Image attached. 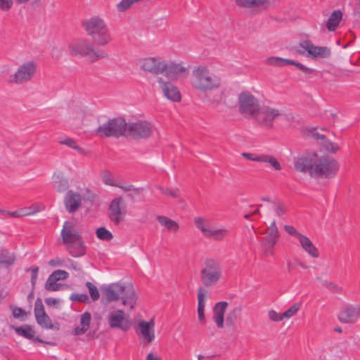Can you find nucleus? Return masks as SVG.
I'll use <instances>...</instances> for the list:
<instances>
[{"mask_svg": "<svg viewBox=\"0 0 360 360\" xmlns=\"http://www.w3.org/2000/svg\"><path fill=\"white\" fill-rule=\"evenodd\" d=\"M293 164L296 171L308 173L312 178L331 179L339 169V165L334 158L319 155L315 152H307L295 158Z\"/></svg>", "mask_w": 360, "mask_h": 360, "instance_id": "obj_1", "label": "nucleus"}, {"mask_svg": "<svg viewBox=\"0 0 360 360\" xmlns=\"http://www.w3.org/2000/svg\"><path fill=\"white\" fill-rule=\"evenodd\" d=\"M63 244L73 257L86 255V246L82 238L79 226L74 221H65L60 232Z\"/></svg>", "mask_w": 360, "mask_h": 360, "instance_id": "obj_2", "label": "nucleus"}, {"mask_svg": "<svg viewBox=\"0 0 360 360\" xmlns=\"http://www.w3.org/2000/svg\"><path fill=\"white\" fill-rule=\"evenodd\" d=\"M103 298L108 302L122 300L123 305L129 304L132 309L136 303L137 295L131 283H113L101 288Z\"/></svg>", "mask_w": 360, "mask_h": 360, "instance_id": "obj_3", "label": "nucleus"}, {"mask_svg": "<svg viewBox=\"0 0 360 360\" xmlns=\"http://www.w3.org/2000/svg\"><path fill=\"white\" fill-rule=\"evenodd\" d=\"M221 83V79L206 66H198L192 71L191 85L198 91L205 92L217 89Z\"/></svg>", "mask_w": 360, "mask_h": 360, "instance_id": "obj_4", "label": "nucleus"}, {"mask_svg": "<svg viewBox=\"0 0 360 360\" xmlns=\"http://www.w3.org/2000/svg\"><path fill=\"white\" fill-rule=\"evenodd\" d=\"M68 51L71 55L85 57L90 62H95L108 56L103 50L96 49L92 43L86 39L73 40L68 46Z\"/></svg>", "mask_w": 360, "mask_h": 360, "instance_id": "obj_5", "label": "nucleus"}, {"mask_svg": "<svg viewBox=\"0 0 360 360\" xmlns=\"http://www.w3.org/2000/svg\"><path fill=\"white\" fill-rule=\"evenodd\" d=\"M87 34L99 46H105L112 39L109 30L104 20L99 17H93L84 22Z\"/></svg>", "mask_w": 360, "mask_h": 360, "instance_id": "obj_6", "label": "nucleus"}, {"mask_svg": "<svg viewBox=\"0 0 360 360\" xmlns=\"http://www.w3.org/2000/svg\"><path fill=\"white\" fill-rule=\"evenodd\" d=\"M200 281L204 287H212L222 278V269L219 261L207 259L203 262L200 272Z\"/></svg>", "mask_w": 360, "mask_h": 360, "instance_id": "obj_7", "label": "nucleus"}, {"mask_svg": "<svg viewBox=\"0 0 360 360\" xmlns=\"http://www.w3.org/2000/svg\"><path fill=\"white\" fill-rule=\"evenodd\" d=\"M260 108L259 101L250 91H244L238 95L239 112L245 118L255 120Z\"/></svg>", "mask_w": 360, "mask_h": 360, "instance_id": "obj_8", "label": "nucleus"}, {"mask_svg": "<svg viewBox=\"0 0 360 360\" xmlns=\"http://www.w3.org/2000/svg\"><path fill=\"white\" fill-rule=\"evenodd\" d=\"M127 124L122 117L114 118L99 126L96 133L101 137L127 136Z\"/></svg>", "mask_w": 360, "mask_h": 360, "instance_id": "obj_9", "label": "nucleus"}, {"mask_svg": "<svg viewBox=\"0 0 360 360\" xmlns=\"http://www.w3.org/2000/svg\"><path fill=\"white\" fill-rule=\"evenodd\" d=\"M37 65L35 62L29 60L20 65L16 71L10 75L8 82L13 84H24L30 82L35 76Z\"/></svg>", "mask_w": 360, "mask_h": 360, "instance_id": "obj_10", "label": "nucleus"}, {"mask_svg": "<svg viewBox=\"0 0 360 360\" xmlns=\"http://www.w3.org/2000/svg\"><path fill=\"white\" fill-rule=\"evenodd\" d=\"M297 51L300 55L306 56L313 60L326 58L331 54L329 48L316 46L309 40H305L300 43Z\"/></svg>", "mask_w": 360, "mask_h": 360, "instance_id": "obj_11", "label": "nucleus"}, {"mask_svg": "<svg viewBox=\"0 0 360 360\" xmlns=\"http://www.w3.org/2000/svg\"><path fill=\"white\" fill-rule=\"evenodd\" d=\"M194 222L196 227L201 231L202 234L207 238H211L216 240H221L226 237L229 231L225 228L211 227L208 220L202 217H195Z\"/></svg>", "mask_w": 360, "mask_h": 360, "instance_id": "obj_12", "label": "nucleus"}, {"mask_svg": "<svg viewBox=\"0 0 360 360\" xmlns=\"http://www.w3.org/2000/svg\"><path fill=\"white\" fill-rule=\"evenodd\" d=\"M151 123L146 120H139L127 124V136L135 139H147L153 133Z\"/></svg>", "mask_w": 360, "mask_h": 360, "instance_id": "obj_13", "label": "nucleus"}, {"mask_svg": "<svg viewBox=\"0 0 360 360\" xmlns=\"http://www.w3.org/2000/svg\"><path fill=\"white\" fill-rule=\"evenodd\" d=\"M281 116V112L278 108L269 105H262L255 120L262 127L271 128L273 127L274 122Z\"/></svg>", "mask_w": 360, "mask_h": 360, "instance_id": "obj_14", "label": "nucleus"}, {"mask_svg": "<svg viewBox=\"0 0 360 360\" xmlns=\"http://www.w3.org/2000/svg\"><path fill=\"white\" fill-rule=\"evenodd\" d=\"M127 207L125 200L121 198H114L108 208V217L110 220L115 224L124 221L127 214Z\"/></svg>", "mask_w": 360, "mask_h": 360, "instance_id": "obj_15", "label": "nucleus"}, {"mask_svg": "<svg viewBox=\"0 0 360 360\" xmlns=\"http://www.w3.org/2000/svg\"><path fill=\"white\" fill-rule=\"evenodd\" d=\"M108 322L111 328H119L123 331L128 330L131 326L129 316L122 309L110 311L108 316Z\"/></svg>", "mask_w": 360, "mask_h": 360, "instance_id": "obj_16", "label": "nucleus"}, {"mask_svg": "<svg viewBox=\"0 0 360 360\" xmlns=\"http://www.w3.org/2000/svg\"><path fill=\"white\" fill-rule=\"evenodd\" d=\"M34 316L37 323L45 329H53L54 326L49 316L46 314L41 298H37L34 303Z\"/></svg>", "mask_w": 360, "mask_h": 360, "instance_id": "obj_17", "label": "nucleus"}, {"mask_svg": "<svg viewBox=\"0 0 360 360\" xmlns=\"http://www.w3.org/2000/svg\"><path fill=\"white\" fill-rule=\"evenodd\" d=\"M137 333L142 337L144 345H148L152 343L155 338L154 320L140 321L138 323Z\"/></svg>", "mask_w": 360, "mask_h": 360, "instance_id": "obj_18", "label": "nucleus"}, {"mask_svg": "<svg viewBox=\"0 0 360 360\" xmlns=\"http://www.w3.org/2000/svg\"><path fill=\"white\" fill-rule=\"evenodd\" d=\"M338 320L342 323H354L360 318V304L347 305L341 309L338 314Z\"/></svg>", "mask_w": 360, "mask_h": 360, "instance_id": "obj_19", "label": "nucleus"}, {"mask_svg": "<svg viewBox=\"0 0 360 360\" xmlns=\"http://www.w3.org/2000/svg\"><path fill=\"white\" fill-rule=\"evenodd\" d=\"M140 68L146 72L158 75L164 72L165 62L159 58H146L140 62Z\"/></svg>", "mask_w": 360, "mask_h": 360, "instance_id": "obj_20", "label": "nucleus"}, {"mask_svg": "<svg viewBox=\"0 0 360 360\" xmlns=\"http://www.w3.org/2000/svg\"><path fill=\"white\" fill-rule=\"evenodd\" d=\"M63 202L67 212L74 213L81 207L82 197L79 193L70 190L66 193Z\"/></svg>", "mask_w": 360, "mask_h": 360, "instance_id": "obj_21", "label": "nucleus"}, {"mask_svg": "<svg viewBox=\"0 0 360 360\" xmlns=\"http://www.w3.org/2000/svg\"><path fill=\"white\" fill-rule=\"evenodd\" d=\"M158 82L165 96L172 101L177 102L181 100V94L176 86L172 83L165 81L162 77L158 78Z\"/></svg>", "mask_w": 360, "mask_h": 360, "instance_id": "obj_22", "label": "nucleus"}, {"mask_svg": "<svg viewBox=\"0 0 360 360\" xmlns=\"http://www.w3.org/2000/svg\"><path fill=\"white\" fill-rule=\"evenodd\" d=\"M236 4L252 13H258L267 8L270 1L269 0H236Z\"/></svg>", "mask_w": 360, "mask_h": 360, "instance_id": "obj_23", "label": "nucleus"}, {"mask_svg": "<svg viewBox=\"0 0 360 360\" xmlns=\"http://www.w3.org/2000/svg\"><path fill=\"white\" fill-rule=\"evenodd\" d=\"M229 304L227 302L221 301L216 303L213 307V321L219 328L224 326V314Z\"/></svg>", "mask_w": 360, "mask_h": 360, "instance_id": "obj_24", "label": "nucleus"}, {"mask_svg": "<svg viewBox=\"0 0 360 360\" xmlns=\"http://www.w3.org/2000/svg\"><path fill=\"white\" fill-rule=\"evenodd\" d=\"M164 72L167 77L170 79H176L179 76L187 75L188 70L181 64L174 63L167 64L165 63Z\"/></svg>", "mask_w": 360, "mask_h": 360, "instance_id": "obj_25", "label": "nucleus"}, {"mask_svg": "<svg viewBox=\"0 0 360 360\" xmlns=\"http://www.w3.org/2000/svg\"><path fill=\"white\" fill-rule=\"evenodd\" d=\"M297 240L303 250L311 257L318 258L319 257V251L318 248L307 236L302 234Z\"/></svg>", "mask_w": 360, "mask_h": 360, "instance_id": "obj_26", "label": "nucleus"}, {"mask_svg": "<svg viewBox=\"0 0 360 360\" xmlns=\"http://www.w3.org/2000/svg\"><path fill=\"white\" fill-rule=\"evenodd\" d=\"M207 292L203 287L198 289V317L201 324L205 323V309Z\"/></svg>", "mask_w": 360, "mask_h": 360, "instance_id": "obj_27", "label": "nucleus"}, {"mask_svg": "<svg viewBox=\"0 0 360 360\" xmlns=\"http://www.w3.org/2000/svg\"><path fill=\"white\" fill-rule=\"evenodd\" d=\"M343 13L340 10H335L326 22V29L330 32L335 31L342 19Z\"/></svg>", "mask_w": 360, "mask_h": 360, "instance_id": "obj_28", "label": "nucleus"}, {"mask_svg": "<svg viewBox=\"0 0 360 360\" xmlns=\"http://www.w3.org/2000/svg\"><path fill=\"white\" fill-rule=\"evenodd\" d=\"M242 311L243 308L240 305H235L231 307L225 319L226 326H233L241 316Z\"/></svg>", "mask_w": 360, "mask_h": 360, "instance_id": "obj_29", "label": "nucleus"}, {"mask_svg": "<svg viewBox=\"0 0 360 360\" xmlns=\"http://www.w3.org/2000/svg\"><path fill=\"white\" fill-rule=\"evenodd\" d=\"M53 179V186L58 192H63L66 191L69 187V183L68 179L64 175L60 173H55L52 177Z\"/></svg>", "mask_w": 360, "mask_h": 360, "instance_id": "obj_30", "label": "nucleus"}, {"mask_svg": "<svg viewBox=\"0 0 360 360\" xmlns=\"http://www.w3.org/2000/svg\"><path fill=\"white\" fill-rule=\"evenodd\" d=\"M91 316L90 313L85 312L81 315L80 324L74 329L75 335H82L86 333L90 326Z\"/></svg>", "mask_w": 360, "mask_h": 360, "instance_id": "obj_31", "label": "nucleus"}, {"mask_svg": "<svg viewBox=\"0 0 360 360\" xmlns=\"http://www.w3.org/2000/svg\"><path fill=\"white\" fill-rule=\"evenodd\" d=\"M157 220L166 230L171 232H176L179 229V224L167 217L159 215Z\"/></svg>", "mask_w": 360, "mask_h": 360, "instance_id": "obj_32", "label": "nucleus"}, {"mask_svg": "<svg viewBox=\"0 0 360 360\" xmlns=\"http://www.w3.org/2000/svg\"><path fill=\"white\" fill-rule=\"evenodd\" d=\"M101 177L103 183L106 185L119 187L125 191H131L132 189V186H122L115 183L112 174L108 170L102 171L101 173Z\"/></svg>", "mask_w": 360, "mask_h": 360, "instance_id": "obj_33", "label": "nucleus"}, {"mask_svg": "<svg viewBox=\"0 0 360 360\" xmlns=\"http://www.w3.org/2000/svg\"><path fill=\"white\" fill-rule=\"evenodd\" d=\"M278 238L266 237L261 243V247L266 256H272L274 253V247Z\"/></svg>", "mask_w": 360, "mask_h": 360, "instance_id": "obj_34", "label": "nucleus"}, {"mask_svg": "<svg viewBox=\"0 0 360 360\" xmlns=\"http://www.w3.org/2000/svg\"><path fill=\"white\" fill-rule=\"evenodd\" d=\"M12 328L15 330V332L27 339H32L34 338V331L30 326L25 325L23 326H12Z\"/></svg>", "mask_w": 360, "mask_h": 360, "instance_id": "obj_35", "label": "nucleus"}, {"mask_svg": "<svg viewBox=\"0 0 360 360\" xmlns=\"http://www.w3.org/2000/svg\"><path fill=\"white\" fill-rule=\"evenodd\" d=\"M259 162H267L276 170H280L281 166L278 160L273 156L266 154H260L258 155L257 161Z\"/></svg>", "mask_w": 360, "mask_h": 360, "instance_id": "obj_36", "label": "nucleus"}, {"mask_svg": "<svg viewBox=\"0 0 360 360\" xmlns=\"http://www.w3.org/2000/svg\"><path fill=\"white\" fill-rule=\"evenodd\" d=\"M59 143L60 144L65 145L70 148H72L73 150L77 151L81 155L86 154V150L84 148H82V147H80L77 143V142L71 138H65L63 140H60L59 141Z\"/></svg>", "mask_w": 360, "mask_h": 360, "instance_id": "obj_37", "label": "nucleus"}, {"mask_svg": "<svg viewBox=\"0 0 360 360\" xmlns=\"http://www.w3.org/2000/svg\"><path fill=\"white\" fill-rule=\"evenodd\" d=\"M15 257L14 255L6 250H2L0 254V264H3L6 266H11L14 264Z\"/></svg>", "mask_w": 360, "mask_h": 360, "instance_id": "obj_38", "label": "nucleus"}, {"mask_svg": "<svg viewBox=\"0 0 360 360\" xmlns=\"http://www.w3.org/2000/svg\"><path fill=\"white\" fill-rule=\"evenodd\" d=\"M270 208L274 210L278 217H282L287 211V206L281 201L270 202Z\"/></svg>", "mask_w": 360, "mask_h": 360, "instance_id": "obj_39", "label": "nucleus"}, {"mask_svg": "<svg viewBox=\"0 0 360 360\" xmlns=\"http://www.w3.org/2000/svg\"><path fill=\"white\" fill-rule=\"evenodd\" d=\"M288 59L276 57V56H271L266 59V64L269 65H272L275 67H283L288 65Z\"/></svg>", "mask_w": 360, "mask_h": 360, "instance_id": "obj_40", "label": "nucleus"}, {"mask_svg": "<svg viewBox=\"0 0 360 360\" xmlns=\"http://www.w3.org/2000/svg\"><path fill=\"white\" fill-rule=\"evenodd\" d=\"M301 304L296 302L293 304L289 309L282 313V316L285 319H289L294 316L300 309Z\"/></svg>", "mask_w": 360, "mask_h": 360, "instance_id": "obj_41", "label": "nucleus"}, {"mask_svg": "<svg viewBox=\"0 0 360 360\" xmlns=\"http://www.w3.org/2000/svg\"><path fill=\"white\" fill-rule=\"evenodd\" d=\"M53 277L50 275L48 279L46 281L44 288L48 291H58L60 290L62 285L60 283H58L56 281L54 280Z\"/></svg>", "mask_w": 360, "mask_h": 360, "instance_id": "obj_42", "label": "nucleus"}, {"mask_svg": "<svg viewBox=\"0 0 360 360\" xmlns=\"http://www.w3.org/2000/svg\"><path fill=\"white\" fill-rule=\"evenodd\" d=\"M96 233L98 238L102 240L108 241L112 238V234L105 227H100L97 229Z\"/></svg>", "mask_w": 360, "mask_h": 360, "instance_id": "obj_43", "label": "nucleus"}, {"mask_svg": "<svg viewBox=\"0 0 360 360\" xmlns=\"http://www.w3.org/2000/svg\"><path fill=\"white\" fill-rule=\"evenodd\" d=\"M85 285L89 290L90 297L93 301H96L99 299L100 294L98 288L91 282H86Z\"/></svg>", "mask_w": 360, "mask_h": 360, "instance_id": "obj_44", "label": "nucleus"}, {"mask_svg": "<svg viewBox=\"0 0 360 360\" xmlns=\"http://www.w3.org/2000/svg\"><path fill=\"white\" fill-rule=\"evenodd\" d=\"M322 146L327 152L331 153H335L340 149L336 143L332 142L327 139L323 141Z\"/></svg>", "mask_w": 360, "mask_h": 360, "instance_id": "obj_45", "label": "nucleus"}, {"mask_svg": "<svg viewBox=\"0 0 360 360\" xmlns=\"http://www.w3.org/2000/svg\"><path fill=\"white\" fill-rule=\"evenodd\" d=\"M288 65H292L295 66L296 68H297L300 70H301L304 74H311L314 72L313 69L308 68V67L304 65L303 64H302L297 61L293 60L288 59Z\"/></svg>", "mask_w": 360, "mask_h": 360, "instance_id": "obj_46", "label": "nucleus"}, {"mask_svg": "<svg viewBox=\"0 0 360 360\" xmlns=\"http://www.w3.org/2000/svg\"><path fill=\"white\" fill-rule=\"evenodd\" d=\"M288 65H292L295 66L296 68H297L300 70H301L304 74H311L314 72L313 69L308 68V67L304 65L303 64H302L297 61L293 60L288 59Z\"/></svg>", "mask_w": 360, "mask_h": 360, "instance_id": "obj_47", "label": "nucleus"}, {"mask_svg": "<svg viewBox=\"0 0 360 360\" xmlns=\"http://www.w3.org/2000/svg\"><path fill=\"white\" fill-rule=\"evenodd\" d=\"M160 191L162 194H165L166 195L171 196L174 198H177L179 196V188H169L167 187H158Z\"/></svg>", "mask_w": 360, "mask_h": 360, "instance_id": "obj_48", "label": "nucleus"}, {"mask_svg": "<svg viewBox=\"0 0 360 360\" xmlns=\"http://www.w3.org/2000/svg\"><path fill=\"white\" fill-rule=\"evenodd\" d=\"M267 237L269 238H279V233L278 228L276 224V221L274 220L270 226L268 227L267 231Z\"/></svg>", "mask_w": 360, "mask_h": 360, "instance_id": "obj_49", "label": "nucleus"}, {"mask_svg": "<svg viewBox=\"0 0 360 360\" xmlns=\"http://www.w3.org/2000/svg\"><path fill=\"white\" fill-rule=\"evenodd\" d=\"M51 276L58 282V281L67 279L69 276V274L64 270H56L51 274Z\"/></svg>", "mask_w": 360, "mask_h": 360, "instance_id": "obj_50", "label": "nucleus"}, {"mask_svg": "<svg viewBox=\"0 0 360 360\" xmlns=\"http://www.w3.org/2000/svg\"><path fill=\"white\" fill-rule=\"evenodd\" d=\"M317 279L320 280L321 284L328 290L335 292H340V288L338 287L336 284L327 280H321L319 278H317Z\"/></svg>", "mask_w": 360, "mask_h": 360, "instance_id": "obj_51", "label": "nucleus"}, {"mask_svg": "<svg viewBox=\"0 0 360 360\" xmlns=\"http://www.w3.org/2000/svg\"><path fill=\"white\" fill-rule=\"evenodd\" d=\"M268 318L274 322H280L285 319L282 313H278L273 309L268 311Z\"/></svg>", "mask_w": 360, "mask_h": 360, "instance_id": "obj_52", "label": "nucleus"}, {"mask_svg": "<svg viewBox=\"0 0 360 360\" xmlns=\"http://www.w3.org/2000/svg\"><path fill=\"white\" fill-rule=\"evenodd\" d=\"M70 300L75 302H86L89 301V297L84 293H75L71 295Z\"/></svg>", "mask_w": 360, "mask_h": 360, "instance_id": "obj_53", "label": "nucleus"}, {"mask_svg": "<svg viewBox=\"0 0 360 360\" xmlns=\"http://www.w3.org/2000/svg\"><path fill=\"white\" fill-rule=\"evenodd\" d=\"M132 2L131 0H122L117 5V8L119 12H124L127 11L131 5Z\"/></svg>", "mask_w": 360, "mask_h": 360, "instance_id": "obj_54", "label": "nucleus"}, {"mask_svg": "<svg viewBox=\"0 0 360 360\" xmlns=\"http://www.w3.org/2000/svg\"><path fill=\"white\" fill-rule=\"evenodd\" d=\"M284 229L289 235L295 236L297 239L302 235L292 226L285 225Z\"/></svg>", "mask_w": 360, "mask_h": 360, "instance_id": "obj_55", "label": "nucleus"}, {"mask_svg": "<svg viewBox=\"0 0 360 360\" xmlns=\"http://www.w3.org/2000/svg\"><path fill=\"white\" fill-rule=\"evenodd\" d=\"M12 314L14 318L23 320V317L27 315V313L20 307H14L12 310Z\"/></svg>", "mask_w": 360, "mask_h": 360, "instance_id": "obj_56", "label": "nucleus"}, {"mask_svg": "<svg viewBox=\"0 0 360 360\" xmlns=\"http://www.w3.org/2000/svg\"><path fill=\"white\" fill-rule=\"evenodd\" d=\"M20 210H25L26 213L25 216H29L38 212L40 210V207L38 205H33L30 207H23L20 209Z\"/></svg>", "mask_w": 360, "mask_h": 360, "instance_id": "obj_57", "label": "nucleus"}, {"mask_svg": "<svg viewBox=\"0 0 360 360\" xmlns=\"http://www.w3.org/2000/svg\"><path fill=\"white\" fill-rule=\"evenodd\" d=\"M44 302L47 306L58 307L61 301L58 298L48 297L45 299Z\"/></svg>", "mask_w": 360, "mask_h": 360, "instance_id": "obj_58", "label": "nucleus"}, {"mask_svg": "<svg viewBox=\"0 0 360 360\" xmlns=\"http://www.w3.org/2000/svg\"><path fill=\"white\" fill-rule=\"evenodd\" d=\"M12 4V0H0V8L1 10H8L11 7Z\"/></svg>", "mask_w": 360, "mask_h": 360, "instance_id": "obj_59", "label": "nucleus"}, {"mask_svg": "<svg viewBox=\"0 0 360 360\" xmlns=\"http://www.w3.org/2000/svg\"><path fill=\"white\" fill-rule=\"evenodd\" d=\"M25 214H26V213L25 212V210H16L14 212H6V215H8L9 217H15V218L24 217V216H25Z\"/></svg>", "mask_w": 360, "mask_h": 360, "instance_id": "obj_60", "label": "nucleus"}, {"mask_svg": "<svg viewBox=\"0 0 360 360\" xmlns=\"http://www.w3.org/2000/svg\"><path fill=\"white\" fill-rule=\"evenodd\" d=\"M241 155L245 159H248L251 161L257 162L259 155H257L255 153H243L241 154Z\"/></svg>", "mask_w": 360, "mask_h": 360, "instance_id": "obj_61", "label": "nucleus"}, {"mask_svg": "<svg viewBox=\"0 0 360 360\" xmlns=\"http://www.w3.org/2000/svg\"><path fill=\"white\" fill-rule=\"evenodd\" d=\"M38 271H39V268L37 266H34L31 269V271H32L31 283H32V286H34L35 285V283H36V281L37 278V276H38Z\"/></svg>", "mask_w": 360, "mask_h": 360, "instance_id": "obj_62", "label": "nucleus"}, {"mask_svg": "<svg viewBox=\"0 0 360 360\" xmlns=\"http://www.w3.org/2000/svg\"><path fill=\"white\" fill-rule=\"evenodd\" d=\"M83 112L82 111H79L77 113L76 116H75L73 115V112H70V120H76L77 121H78V122H81L82 119H83Z\"/></svg>", "mask_w": 360, "mask_h": 360, "instance_id": "obj_63", "label": "nucleus"}, {"mask_svg": "<svg viewBox=\"0 0 360 360\" xmlns=\"http://www.w3.org/2000/svg\"><path fill=\"white\" fill-rule=\"evenodd\" d=\"M146 360H162V359L160 356L150 352L146 356Z\"/></svg>", "mask_w": 360, "mask_h": 360, "instance_id": "obj_64", "label": "nucleus"}]
</instances>
